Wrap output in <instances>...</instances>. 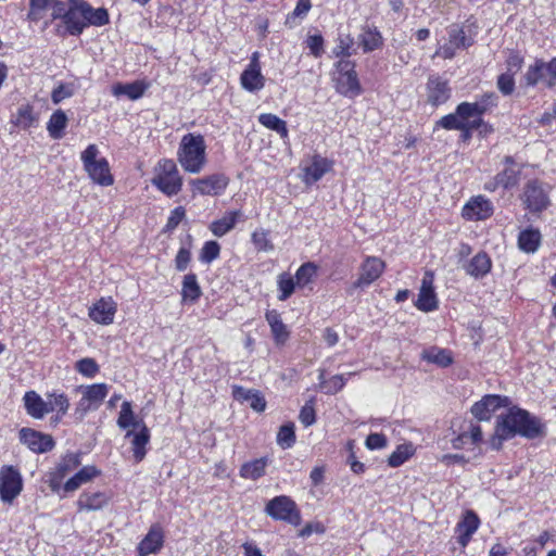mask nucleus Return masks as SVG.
Returning a JSON list of instances; mask_svg holds the SVG:
<instances>
[{
	"label": "nucleus",
	"mask_w": 556,
	"mask_h": 556,
	"mask_svg": "<svg viewBox=\"0 0 556 556\" xmlns=\"http://www.w3.org/2000/svg\"><path fill=\"white\" fill-rule=\"evenodd\" d=\"M546 427L541 418L527 409L511 406L496 418L494 435L491 439L493 450H500L504 441L519 435L528 440L543 438Z\"/></svg>",
	"instance_id": "1"
},
{
	"label": "nucleus",
	"mask_w": 556,
	"mask_h": 556,
	"mask_svg": "<svg viewBox=\"0 0 556 556\" xmlns=\"http://www.w3.org/2000/svg\"><path fill=\"white\" fill-rule=\"evenodd\" d=\"M180 166L190 174H199L206 164V144L200 134L182 136L177 151Z\"/></svg>",
	"instance_id": "2"
},
{
	"label": "nucleus",
	"mask_w": 556,
	"mask_h": 556,
	"mask_svg": "<svg viewBox=\"0 0 556 556\" xmlns=\"http://www.w3.org/2000/svg\"><path fill=\"white\" fill-rule=\"evenodd\" d=\"M99 149L96 144H89L80 154L84 169L89 178L100 186H111L114 182L110 173V165L105 157L98 159Z\"/></svg>",
	"instance_id": "3"
},
{
	"label": "nucleus",
	"mask_w": 556,
	"mask_h": 556,
	"mask_svg": "<svg viewBox=\"0 0 556 556\" xmlns=\"http://www.w3.org/2000/svg\"><path fill=\"white\" fill-rule=\"evenodd\" d=\"M504 167L496 175L489 178L483 189L488 192H495L497 189L511 190L517 187L521 178V166L517 164L511 155H505L502 161Z\"/></svg>",
	"instance_id": "4"
},
{
	"label": "nucleus",
	"mask_w": 556,
	"mask_h": 556,
	"mask_svg": "<svg viewBox=\"0 0 556 556\" xmlns=\"http://www.w3.org/2000/svg\"><path fill=\"white\" fill-rule=\"evenodd\" d=\"M549 189V186L542 180H528L520 195L525 208L533 214L545 211L551 205Z\"/></svg>",
	"instance_id": "5"
},
{
	"label": "nucleus",
	"mask_w": 556,
	"mask_h": 556,
	"mask_svg": "<svg viewBox=\"0 0 556 556\" xmlns=\"http://www.w3.org/2000/svg\"><path fill=\"white\" fill-rule=\"evenodd\" d=\"M523 79L528 87H535L542 83L547 88H553L556 85V56L549 61L535 59L533 64L528 66Z\"/></svg>",
	"instance_id": "6"
},
{
	"label": "nucleus",
	"mask_w": 556,
	"mask_h": 556,
	"mask_svg": "<svg viewBox=\"0 0 556 556\" xmlns=\"http://www.w3.org/2000/svg\"><path fill=\"white\" fill-rule=\"evenodd\" d=\"M265 513L275 520L299 526L302 521L301 513L290 497L280 495L270 500L265 507Z\"/></svg>",
	"instance_id": "7"
},
{
	"label": "nucleus",
	"mask_w": 556,
	"mask_h": 556,
	"mask_svg": "<svg viewBox=\"0 0 556 556\" xmlns=\"http://www.w3.org/2000/svg\"><path fill=\"white\" fill-rule=\"evenodd\" d=\"M384 262L377 256H367L359 266L358 278L353 282L354 289H364L375 282L383 273Z\"/></svg>",
	"instance_id": "8"
},
{
	"label": "nucleus",
	"mask_w": 556,
	"mask_h": 556,
	"mask_svg": "<svg viewBox=\"0 0 556 556\" xmlns=\"http://www.w3.org/2000/svg\"><path fill=\"white\" fill-rule=\"evenodd\" d=\"M260 53L253 52L250 63L247 65L240 76L242 88L249 92H256L264 88L265 77L261 72Z\"/></svg>",
	"instance_id": "9"
},
{
	"label": "nucleus",
	"mask_w": 556,
	"mask_h": 556,
	"mask_svg": "<svg viewBox=\"0 0 556 556\" xmlns=\"http://www.w3.org/2000/svg\"><path fill=\"white\" fill-rule=\"evenodd\" d=\"M18 435L20 441L34 453L42 454L50 452L55 445L52 435L30 428H22Z\"/></svg>",
	"instance_id": "10"
},
{
	"label": "nucleus",
	"mask_w": 556,
	"mask_h": 556,
	"mask_svg": "<svg viewBox=\"0 0 556 556\" xmlns=\"http://www.w3.org/2000/svg\"><path fill=\"white\" fill-rule=\"evenodd\" d=\"M228 182L229 179L219 173L190 181L192 192L202 195H218L227 188Z\"/></svg>",
	"instance_id": "11"
},
{
	"label": "nucleus",
	"mask_w": 556,
	"mask_h": 556,
	"mask_svg": "<svg viewBox=\"0 0 556 556\" xmlns=\"http://www.w3.org/2000/svg\"><path fill=\"white\" fill-rule=\"evenodd\" d=\"M494 213L493 203L484 195H476L463 206L462 216L467 220H484Z\"/></svg>",
	"instance_id": "12"
},
{
	"label": "nucleus",
	"mask_w": 556,
	"mask_h": 556,
	"mask_svg": "<svg viewBox=\"0 0 556 556\" xmlns=\"http://www.w3.org/2000/svg\"><path fill=\"white\" fill-rule=\"evenodd\" d=\"M70 9L63 21L65 30L71 36H79L86 28L85 0H68Z\"/></svg>",
	"instance_id": "13"
},
{
	"label": "nucleus",
	"mask_w": 556,
	"mask_h": 556,
	"mask_svg": "<svg viewBox=\"0 0 556 556\" xmlns=\"http://www.w3.org/2000/svg\"><path fill=\"white\" fill-rule=\"evenodd\" d=\"M509 404L510 401L507 396L488 394L472 405L471 414L478 420H489L492 413L501 407H507Z\"/></svg>",
	"instance_id": "14"
},
{
	"label": "nucleus",
	"mask_w": 556,
	"mask_h": 556,
	"mask_svg": "<svg viewBox=\"0 0 556 556\" xmlns=\"http://www.w3.org/2000/svg\"><path fill=\"white\" fill-rule=\"evenodd\" d=\"M452 90L448 81L439 75H431L427 83L428 102L433 106H439L447 102L451 98Z\"/></svg>",
	"instance_id": "15"
},
{
	"label": "nucleus",
	"mask_w": 556,
	"mask_h": 556,
	"mask_svg": "<svg viewBox=\"0 0 556 556\" xmlns=\"http://www.w3.org/2000/svg\"><path fill=\"white\" fill-rule=\"evenodd\" d=\"M80 453H67L56 464L51 472L50 486H61L62 481L80 466Z\"/></svg>",
	"instance_id": "16"
},
{
	"label": "nucleus",
	"mask_w": 556,
	"mask_h": 556,
	"mask_svg": "<svg viewBox=\"0 0 556 556\" xmlns=\"http://www.w3.org/2000/svg\"><path fill=\"white\" fill-rule=\"evenodd\" d=\"M498 96L491 91L485 92L476 102H460L459 114L465 117H472L475 115H483L492 108L497 106Z\"/></svg>",
	"instance_id": "17"
},
{
	"label": "nucleus",
	"mask_w": 556,
	"mask_h": 556,
	"mask_svg": "<svg viewBox=\"0 0 556 556\" xmlns=\"http://www.w3.org/2000/svg\"><path fill=\"white\" fill-rule=\"evenodd\" d=\"M164 544V531L159 525H152L146 536L140 541L137 546L139 556H149L156 554L161 551Z\"/></svg>",
	"instance_id": "18"
},
{
	"label": "nucleus",
	"mask_w": 556,
	"mask_h": 556,
	"mask_svg": "<svg viewBox=\"0 0 556 556\" xmlns=\"http://www.w3.org/2000/svg\"><path fill=\"white\" fill-rule=\"evenodd\" d=\"M333 80L336 91L345 98L354 99L363 92L356 72L337 75Z\"/></svg>",
	"instance_id": "19"
},
{
	"label": "nucleus",
	"mask_w": 556,
	"mask_h": 556,
	"mask_svg": "<svg viewBox=\"0 0 556 556\" xmlns=\"http://www.w3.org/2000/svg\"><path fill=\"white\" fill-rule=\"evenodd\" d=\"M432 280L433 275L427 271L422 279L418 299L415 303L416 307L421 312H431L438 307V300L432 286Z\"/></svg>",
	"instance_id": "20"
},
{
	"label": "nucleus",
	"mask_w": 556,
	"mask_h": 556,
	"mask_svg": "<svg viewBox=\"0 0 556 556\" xmlns=\"http://www.w3.org/2000/svg\"><path fill=\"white\" fill-rule=\"evenodd\" d=\"M116 313V303L112 298H101L89 308V317L102 325H110L113 323Z\"/></svg>",
	"instance_id": "21"
},
{
	"label": "nucleus",
	"mask_w": 556,
	"mask_h": 556,
	"mask_svg": "<svg viewBox=\"0 0 556 556\" xmlns=\"http://www.w3.org/2000/svg\"><path fill=\"white\" fill-rule=\"evenodd\" d=\"M479 526L480 519L478 515L473 510H466L455 529L458 533L457 542L462 547H466L468 545L472 534L478 530Z\"/></svg>",
	"instance_id": "22"
},
{
	"label": "nucleus",
	"mask_w": 556,
	"mask_h": 556,
	"mask_svg": "<svg viewBox=\"0 0 556 556\" xmlns=\"http://www.w3.org/2000/svg\"><path fill=\"white\" fill-rule=\"evenodd\" d=\"M331 168H332L331 161H329L328 159L323 157L318 154H315L312 157L311 164L303 168V172H304L303 181L306 185L315 184L319 179H321L325 174L330 172Z\"/></svg>",
	"instance_id": "23"
},
{
	"label": "nucleus",
	"mask_w": 556,
	"mask_h": 556,
	"mask_svg": "<svg viewBox=\"0 0 556 556\" xmlns=\"http://www.w3.org/2000/svg\"><path fill=\"white\" fill-rule=\"evenodd\" d=\"M109 497V494L104 491L99 489H89L79 496V509L88 511L100 509L108 503Z\"/></svg>",
	"instance_id": "24"
},
{
	"label": "nucleus",
	"mask_w": 556,
	"mask_h": 556,
	"mask_svg": "<svg viewBox=\"0 0 556 556\" xmlns=\"http://www.w3.org/2000/svg\"><path fill=\"white\" fill-rule=\"evenodd\" d=\"M358 43L363 51L368 53L381 48L383 45V38L377 27L365 25L358 35Z\"/></svg>",
	"instance_id": "25"
},
{
	"label": "nucleus",
	"mask_w": 556,
	"mask_h": 556,
	"mask_svg": "<svg viewBox=\"0 0 556 556\" xmlns=\"http://www.w3.org/2000/svg\"><path fill=\"white\" fill-rule=\"evenodd\" d=\"M491 267V258L485 252H479L464 266L466 273L476 279L488 275Z\"/></svg>",
	"instance_id": "26"
},
{
	"label": "nucleus",
	"mask_w": 556,
	"mask_h": 556,
	"mask_svg": "<svg viewBox=\"0 0 556 556\" xmlns=\"http://www.w3.org/2000/svg\"><path fill=\"white\" fill-rule=\"evenodd\" d=\"M24 405L28 415L36 419H41L46 414H48L47 409V401H43L41 396L35 391H27L24 394Z\"/></svg>",
	"instance_id": "27"
},
{
	"label": "nucleus",
	"mask_w": 556,
	"mask_h": 556,
	"mask_svg": "<svg viewBox=\"0 0 556 556\" xmlns=\"http://www.w3.org/2000/svg\"><path fill=\"white\" fill-rule=\"evenodd\" d=\"M132 437V452L136 462H141L146 456V445L150 440L149 429L144 424L140 427L139 432L135 433L132 430L127 431L126 438Z\"/></svg>",
	"instance_id": "28"
},
{
	"label": "nucleus",
	"mask_w": 556,
	"mask_h": 556,
	"mask_svg": "<svg viewBox=\"0 0 556 556\" xmlns=\"http://www.w3.org/2000/svg\"><path fill=\"white\" fill-rule=\"evenodd\" d=\"M152 185L161 190L164 194L173 197L181 190L182 178L180 175L155 176L152 179Z\"/></svg>",
	"instance_id": "29"
},
{
	"label": "nucleus",
	"mask_w": 556,
	"mask_h": 556,
	"mask_svg": "<svg viewBox=\"0 0 556 556\" xmlns=\"http://www.w3.org/2000/svg\"><path fill=\"white\" fill-rule=\"evenodd\" d=\"M241 211L228 212L222 218L212 222L210 225V230L213 232L214 236L223 237L235 228L238 218L241 217Z\"/></svg>",
	"instance_id": "30"
},
{
	"label": "nucleus",
	"mask_w": 556,
	"mask_h": 556,
	"mask_svg": "<svg viewBox=\"0 0 556 556\" xmlns=\"http://www.w3.org/2000/svg\"><path fill=\"white\" fill-rule=\"evenodd\" d=\"M11 122L18 128L27 129L37 124L38 115L30 104H22L17 108L16 113L12 115Z\"/></svg>",
	"instance_id": "31"
},
{
	"label": "nucleus",
	"mask_w": 556,
	"mask_h": 556,
	"mask_svg": "<svg viewBox=\"0 0 556 556\" xmlns=\"http://www.w3.org/2000/svg\"><path fill=\"white\" fill-rule=\"evenodd\" d=\"M202 295L201 287L198 282L197 275L189 273L185 275L181 286V296L185 302H197Z\"/></svg>",
	"instance_id": "32"
},
{
	"label": "nucleus",
	"mask_w": 556,
	"mask_h": 556,
	"mask_svg": "<svg viewBox=\"0 0 556 556\" xmlns=\"http://www.w3.org/2000/svg\"><path fill=\"white\" fill-rule=\"evenodd\" d=\"M148 86L143 81H134L130 84H116L113 86L112 92L115 97L126 96L130 100H138L143 94Z\"/></svg>",
	"instance_id": "33"
},
{
	"label": "nucleus",
	"mask_w": 556,
	"mask_h": 556,
	"mask_svg": "<svg viewBox=\"0 0 556 556\" xmlns=\"http://www.w3.org/2000/svg\"><path fill=\"white\" fill-rule=\"evenodd\" d=\"M79 389L86 400H88L96 409L100 407L109 393V386L106 383H94L86 387L81 386Z\"/></svg>",
	"instance_id": "34"
},
{
	"label": "nucleus",
	"mask_w": 556,
	"mask_h": 556,
	"mask_svg": "<svg viewBox=\"0 0 556 556\" xmlns=\"http://www.w3.org/2000/svg\"><path fill=\"white\" fill-rule=\"evenodd\" d=\"M268 464V457L253 459L241 466L240 475L245 479L256 480L265 475Z\"/></svg>",
	"instance_id": "35"
},
{
	"label": "nucleus",
	"mask_w": 556,
	"mask_h": 556,
	"mask_svg": "<svg viewBox=\"0 0 556 556\" xmlns=\"http://www.w3.org/2000/svg\"><path fill=\"white\" fill-rule=\"evenodd\" d=\"M421 358L428 363L435 364L442 368L448 367L453 363L452 354L448 350L432 346L424 350Z\"/></svg>",
	"instance_id": "36"
},
{
	"label": "nucleus",
	"mask_w": 556,
	"mask_h": 556,
	"mask_svg": "<svg viewBox=\"0 0 556 556\" xmlns=\"http://www.w3.org/2000/svg\"><path fill=\"white\" fill-rule=\"evenodd\" d=\"M68 118L64 111L56 110L50 116L47 123V130L52 139H61L64 136V129L67 126Z\"/></svg>",
	"instance_id": "37"
},
{
	"label": "nucleus",
	"mask_w": 556,
	"mask_h": 556,
	"mask_svg": "<svg viewBox=\"0 0 556 556\" xmlns=\"http://www.w3.org/2000/svg\"><path fill=\"white\" fill-rule=\"evenodd\" d=\"M541 242V233L538 229H526L520 231L518 236V247L521 251L527 253H534Z\"/></svg>",
	"instance_id": "38"
},
{
	"label": "nucleus",
	"mask_w": 556,
	"mask_h": 556,
	"mask_svg": "<svg viewBox=\"0 0 556 556\" xmlns=\"http://www.w3.org/2000/svg\"><path fill=\"white\" fill-rule=\"evenodd\" d=\"M267 323L270 326L271 333L277 343H285L289 337L286 325L282 323L279 313L275 309L268 311L265 315Z\"/></svg>",
	"instance_id": "39"
},
{
	"label": "nucleus",
	"mask_w": 556,
	"mask_h": 556,
	"mask_svg": "<svg viewBox=\"0 0 556 556\" xmlns=\"http://www.w3.org/2000/svg\"><path fill=\"white\" fill-rule=\"evenodd\" d=\"M258 122L264 127L279 134L281 139L286 140L289 137L287 123L273 113H263L258 116Z\"/></svg>",
	"instance_id": "40"
},
{
	"label": "nucleus",
	"mask_w": 556,
	"mask_h": 556,
	"mask_svg": "<svg viewBox=\"0 0 556 556\" xmlns=\"http://www.w3.org/2000/svg\"><path fill=\"white\" fill-rule=\"evenodd\" d=\"M86 28L92 26H104L110 22L108 10L104 8L93 9L85 1Z\"/></svg>",
	"instance_id": "41"
},
{
	"label": "nucleus",
	"mask_w": 556,
	"mask_h": 556,
	"mask_svg": "<svg viewBox=\"0 0 556 556\" xmlns=\"http://www.w3.org/2000/svg\"><path fill=\"white\" fill-rule=\"evenodd\" d=\"M99 473L100 471L94 466H85L72 475L63 486H80L91 482L92 478Z\"/></svg>",
	"instance_id": "42"
},
{
	"label": "nucleus",
	"mask_w": 556,
	"mask_h": 556,
	"mask_svg": "<svg viewBox=\"0 0 556 556\" xmlns=\"http://www.w3.org/2000/svg\"><path fill=\"white\" fill-rule=\"evenodd\" d=\"M482 442V430L479 425H470L469 430L463 431L454 441L456 448L463 447L465 444L477 445Z\"/></svg>",
	"instance_id": "43"
},
{
	"label": "nucleus",
	"mask_w": 556,
	"mask_h": 556,
	"mask_svg": "<svg viewBox=\"0 0 556 556\" xmlns=\"http://www.w3.org/2000/svg\"><path fill=\"white\" fill-rule=\"evenodd\" d=\"M459 109L460 103L456 106L454 113L444 115L439 121H437L434 129L443 128L446 130H457L458 128H463L464 119H467L468 117L459 114Z\"/></svg>",
	"instance_id": "44"
},
{
	"label": "nucleus",
	"mask_w": 556,
	"mask_h": 556,
	"mask_svg": "<svg viewBox=\"0 0 556 556\" xmlns=\"http://www.w3.org/2000/svg\"><path fill=\"white\" fill-rule=\"evenodd\" d=\"M448 41L457 49H467L473 45V38L466 35L464 28L457 24H453L448 28Z\"/></svg>",
	"instance_id": "45"
},
{
	"label": "nucleus",
	"mask_w": 556,
	"mask_h": 556,
	"mask_svg": "<svg viewBox=\"0 0 556 556\" xmlns=\"http://www.w3.org/2000/svg\"><path fill=\"white\" fill-rule=\"evenodd\" d=\"M318 267L313 262H306L302 264L294 276V279L296 281V285L299 287H305L309 282L314 280V278L317 276Z\"/></svg>",
	"instance_id": "46"
},
{
	"label": "nucleus",
	"mask_w": 556,
	"mask_h": 556,
	"mask_svg": "<svg viewBox=\"0 0 556 556\" xmlns=\"http://www.w3.org/2000/svg\"><path fill=\"white\" fill-rule=\"evenodd\" d=\"M295 427L293 422H288L282 425L279 428L277 433V444L282 448L287 450L294 445L295 443Z\"/></svg>",
	"instance_id": "47"
},
{
	"label": "nucleus",
	"mask_w": 556,
	"mask_h": 556,
	"mask_svg": "<svg viewBox=\"0 0 556 556\" xmlns=\"http://www.w3.org/2000/svg\"><path fill=\"white\" fill-rule=\"evenodd\" d=\"M143 421H137L134 417V412L131 409V404L125 401L122 404L119 416L117 419V425L121 429H127L132 426L134 428L141 427Z\"/></svg>",
	"instance_id": "48"
},
{
	"label": "nucleus",
	"mask_w": 556,
	"mask_h": 556,
	"mask_svg": "<svg viewBox=\"0 0 556 556\" xmlns=\"http://www.w3.org/2000/svg\"><path fill=\"white\" fill-rule=\"evenodd\" d=\"M47 409L48 413L56 410L58 413H61L62 415H65L68 407H70V401L67 396L64 393H49L47 395Z\"/></svg>",
	"instance_id": "49"
},
{
	"label": "nucleus",
	"mask_w": 556,
	"mask_h": 556,
	"mask_svg": "<svg viewBox=\"0 0 556 556\" xmlns=\"http://www.w3.org/2000/svg\"><path fill=\"white\" fill-rule=\"evenodd\" d=\"M20 471L13 466H4L0 471V486H22Z\"/></svg>",
	"instance_id": "50"
},
{
	"label": "nucleus",
	"mask_w": 556,
	"mask_h": 556,
	"mask_svg": "<svg viewBox=\"0 0 556 556\" xmlns=\"http://www.w3.org/2000/svg\"><path fill=\"white\" fill-rule=\"evenodd\" d=\"M414 453L413 444H402L389 456L388 464L391 467H399L404 464Z\"/></svg>",
	"instance_id": "51"
},
{
	"label": "nucleus",
	"mask_w": 556,
	"mask_h": 556,
	"mask_svg": "<svg viewBox=\"0 0 556 556\" xmlns=\"http://www.w3.org/2000/svg\"><path fill=\"white\" fill-rule=\"evenodd\" d=\"M279 301L288 300L294 292L296 281L289 274L282 273L278 276Z\"/></svg>",
	"instance_id": "52"
},
{
	"label": "nucleus",
	"mask_w": 556,
	"mask_h": 556,
	"mask_svg": "<svg viewBox=\"0 0 556 556\" xmlns=\"http://www.w3.org/2000/svg\"><path fill=\"white\" fill-rule=\"evenodd\" d=\"M220 253V245L217 241H206L201 249L199 260L204 264H210L215 261Z\"/></svg>",
	"instance_id": "53"
},
{
	"label": "nucleus",
	"mask_w": 556,
	"mask_h": 556,
	"mask_svg": "<svg viewBox=\"0 0 556 556\" xmlns=\"http://www.w3.org/2000/svg\"><path fill=\"white\" fill-rule=\"evenodd\" d=\"M251 239L257 251L269 252L274 250V244L269 240V233L264 229L255 230Z\"/></svg>",
	"instance_id": "54"
},
{
	"label": "nucleus",
	"mask_w": 556,
	"mask_h": 556,
	"mask_svg": "<svg viewBox=\"0 0 556 556\" xmlns=\"http://www.w3.org/2000/svg\"><path fill=\"white\" fill-rule=\"evenodd\" d=\"M76 369L85 377L92 378L99 372V366L93 358L86 357L76 363Z\"/></svg>",
	"instance_id": "55"
},
{
	"label": "nucleus",
	"mask_w": 556,
	"mask_h": 556,
	"mask_svg": "<svg viewBox=\"0 0 556 556\" xmlns=\"http://www.w3.org/2000/svg\"><path fill=\"white\" fill-rule=\"evenodd\" d=\"M496 87L500 92L507 97L510 96L515 90L514 74L503 73L497 77Z\"/></svg>",
	"instance_id": "56"
},
{
	"label": "nucleus",
	"mask_w": 556,
	"mask_h": 556,
	"mask_svg": "<svg viewBox=\"0 0 556 556\" xmlns=\"http://www.w3.org/2000/svg\"><path fill=\"white\" fill-rule=\"evenodd\" d=\"M354 39L350 36H339V42L333 49L336 56H350L352 54L351 49L353 47Z\"/></svg>",
	"instance_id": "57"
},
{
	"label": "nucleus",
	"mask_w": 556,
	"mask_h": 556,
	"mask_svg": "<svg viewBox=\"0 0 556 556\" xmlns=\"http://www.w3.org/2000/svg\"><path fill=\"white\" fill-rule=\"evenodd\" d=\"M52 10V18L53 20H62L66 17V14L70 9V2L67 1H61V0H51L50 8Z\"/></svg>",
	"instance_id": "58"
},
{
	"label": "nucleus",
	"mask_w": 556,
	"mask_h": 556,
	"mask_svg": "<svg viewBox=\"0 0 556 556\" xmlns=\"http://www.w3.org/2000/svg\"><path fill=\"white\" fill-rule=\"evenodd\" d=\"M525 59L518 51H510L509 55L506 59V65H507V72L510 74L518 73L522 65H523Z\"/></svg>",
	"instance_id": "59"
},
{
	"label": "nucleus",
	"mask_w": 556,
	"mask_h": 556,
	"mask_svg": "<svg viewBox=\"0 0 556 556\" xmlns=\"http://www.w3.org/2000/svg\"><path fill=\"white\" fill-rule=\"evenodd\" d=\"M51 0H29L30 11L28 17L31 21L41 18L40 12L50 8Z\"/></svg>",
	"instance_id": "60"
},
{
	"label": "nucleus",
	"mask_w": 556,
	"mask_h": 556,
	"mask_svg": "<svg viewBox=\"0 0 556 556\" xmlns=\"http://www.w3.org/2000/svg\"><path fill=\"white\" fill-rule=\"evenodd\" d=\"M191 261V252L188 248L181 247L175 257V268L185 271Z\"/></svg>",
	"instance_id": "61"
},
{
	"label": "nucleus",
	"mask_w": 556,
	"mask_h": 556,
	"mask_svg": "<svg viewBox=\"0 0 556 556\" xmlns=\"http://www.w3.org/2000/svg\"><path fill=\"white\" fill-rule=\"evenodd\" d=\"M345 383L346 379L344 378L343 375H334L321 388L325 390L326 393L336 394L345 386Z\"/></svg>",
	"instance_id": "62"
},
{
	"label": "nucleus",
	"mask_w": 556,
	"mask_h": 556,
	"mask_svg": "<svg viewBox=\"0 0 556 556\" xmlns=\"http://www.w3.org/2000/svg\"><path fill=\"white\" fill-rule=\"evenodd\" d=\"M186 216V210L182 206L175 207L167 219L166 223V230L170 231L178 227V225L181 223V220Z\"/></svg>",
	"instance_id": "63"
},
{
	"label": "nucleus",
	"mask_w": 556,
	"mask_h": 556,
	"mask_svg": "<svg viewBox=\"0 0 556 556\" xmlns=\"http://www.w3.org/2000/svg\"><path fill=\"white\" fill-rule=\"evenodd\" d=\"M307 47L309 48L311 50V53L318 58L321 55V53L324 52V38L321 35L317 34V35H312V36H308L307 38Z\"/></svg>",
	"instance_id": "64"
}]
</instances>
